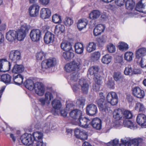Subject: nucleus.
I'll list each match as a JSON object with an SVG mask.
<instances>
[{
	"label": "nucleus",
	"instance_id": "obj_11",
	"mask_svg": "<svg viewBox=\"0 0 146 146\" xmlns=\"http://www.w3.org/2000/svg\"><path fill=\"white\" fill-rule=\"evenodd\" d=\"M90 123L91 121L89 119L81 116L77 120V125L81 127L87 128Z\"/></svg>",
	"mask_w": 146,
	"mask_h": 146
},
{
	"label": "nucleus",
	"instance_id": "obj_10",
	"mask_svg": "<svg viewBox=\"0 0 146 146\" xmlns=\"http://www.w3.org/2000/svg\"><path fill=\"white\" fill-rule=\"evenodd\" d=\"M86 111L87 114L90 116H93L97 113L98 110L96 105L91 104L87 106Z\"/></svg>",
	"mask_w": 146,
	"mask_h": 146
},
{
	"label": "nucleus",
	"instance_id": "obj_6",
	"mask_svg": "<svg viewBox=\"0 0 146 146\" xmlns=\"http://www.w3.org/2000/svg\"><path fill=\"white\" fill-rule=\"evenodd\" d=\"M75 136L76 137L82 140L87 139L88 135L85 131L82 129L76 128L74 131Z\"/></svg>",
	"mask_w": 146,
	"mask_h": 146
},
{
	"label": "nucleus",
	"instance_id": "obj_15",
	"mask_svg": "<svg viewBox=\"0 0 146 146\" xmlns=\"http://www.w3.org/2000/svg\"><path fill=\"white\" fill-rule=\"evenodd\" d=\"M79 84L81 87V90L82 92L84 94H87L89 89V85L86 80L83 78L80 79L79 81Z\"/></svg>",
	"mask_w": 146,
	"mask_h": 146
},
{
	"label": "nucleus",
	"instance_id": "obj_59",
	"mask_svg": "<svg viewBox=\"0 0 146 146\" xmlns=\"http://www.w3.org/2000/svg\"><path fill=\"white\" fill-rule=\"evenodd\" d=\"M96 40L99 45H102L106 42V36H105L103 35L101 37L97 38Z\"/></svg>",
	"mask_w": 146,
	"mask_h": 146
},
{
	"label": "nucleus",
	"instance_id": "obj_36",
	"mask_svg": "<svg viewBox=\"0 0 146 146\" xmlns=\"http://www.w3.org/2000/svg\"><path fill=\"white\" fill-rule=\"evenodd\" d=\"M101 79L98 78L97 79H94L95 83L93 85V87L94 91L97 92L100 90Z\"/></svg>",
	"mask_w": 146,
	"mask_h": 146
},
{
	"label": "nucleus",
	"instance_id": "obj_47",
	"mask_svg": "<svg viewBox=\"0 0 146 146\" xmlns=\"http://www.w3.org/2000/svg\"><path fill=\"white\" fill-rule=\"evenodd\" d=\"M85 99L83 97H81L78 99L76 102L77 105L80 108H83V106L85 105Z\"/></svg>",
	"mask_w": 146,
	"mask_h": 146
},
{
	"label": "nucleus",
	"instance_id": "obj_40",
	"mask_svg": "<svg viewBox=\"0 0 146 146\" xmlns=\"http://www.w3.org/2000/svg\"><path fill=\"white\" fill-rule=\"evenodd\" d=\"M135 5V3L133 0H127L125 4L126 8L129 10H132Z\"/></svg>",
	"mask_w": 146,
	"mask_h": 146
},
{
	"label": "nucleus",
	"instance_id": "obj_53",
	"mask_svg": "<svg viewBox=\"0 0 146 146\" xmlns=\"http://www.w3.org/2000/svg\"><path fill=\"white\" fill-rule=\"evenodd\" d=\"M124 74L127 75L132 76L133 75V69L131 67H126L124 71Z\"/></svg>",
	"mask_w": 146,
	"mask_h": 146
},
{
	"label": "nucleus",
	"instance_id": "obj_22",
	"mask_svg": "<svg viewBox=\"0 0 146 146\" xmlns=\"http://www.w3.org/2000/svg\"><path fill=\"white\" fill-rule=\"evenodd\" d=\"M105 27L102 25L100 24L95 27L94 30V33L95 36H97L103 32Z\"/></svg>",
	"mask_w": 146,
	"mask_h": 146
},
{
	"label": "nucleus",
	"instance_id": "obj_38",
	"mask_svg": "<svg viewBox=\"0 0 146 146\" xmlns=\"http://www.w3.org/2000/svg\"><path fill=\"white\" fill-rule=\"evenodd\" d=\"M78 74L76 72H74L70 75V83L73 84L74 83H76L78 78Z\"/></svg>",
	"mask_w": 146,
	"mask_h": 146
},
{
	"label": "nucleus",
	"instance_id": "obj_8",
	"mask_svg": "<svg viewBox=\"0 0 146 146\" xmlns=\"http://www.w3.org/2000/svg\"><path fill=\"white\" fill-rule=\"evenodd\" d=\"M34 89L36 94L39 96L43 95L44 93V88L42 83L36 82L35 84Z\"/></svg>",
	"mask_w": 146,
	"mask_h": 146
},
{
	"label": "nucleus",
	"instance_id": "obj_57",
	"mask_svg": "<svg viewBox=\"0 0 146 146\" xmlns=\"http://www.w3.org/2000/svg\"><path fill=\"white\" fill-rule=\"evenodd\" d=\"M100 56V54L98 51L95 52L92 54V57L93 59L95 60H98Z\"/></svg>",
	"mask_w": 146,
	"mask_h": 146
},
{
	"label": "nucleus",
	"instance_id": "obj_3",
	"mask_svg": "<svg viewBox=\"0 0 146 146\" xmlns=\"http://www.w3.org/2000/svg\"><path fill=\"white\" fill-rule=\"evenodd\" d=\"M80 64V63L78 62L73 61L66 65L65 66V70L68 72H71L72 71L78 70L79 69Z\"/></svg>",
	"mask_w": 146,
	"mask_h": 146
},
{
	"label": "nucleus",
	"instance_id": "obj_54",
	"mask_svg": "<svg viewBox=\"0 0 146 146\" xmlns=\"http://www.w3.org/2000/svg\"><path fill=\"white\" fill-rule=\"evenodd\" d=\"M45 53L43 51H41L38 52L36 54V57L37 60H41L43 57H45Z\"/></svg>",
	"mask_w": 146,
	"mask_h": 146
},
{
	"label": "nucleus",
	"instance_id": "obj_48",
	"mask_svg": "<svg viewBox=\"0 0 146 146\" xmlns=\"http://www.w3.org/2000/svg\"><path fill=\"white\" fill-rule=\"evenodd\" d=\"M45 99L47 101V103L49 104L50 101L53 99V96L52 93L49 92H48L46 93L45 95Z\"/></svg>",
	"mask_w": 146,
	"mask_h": 146
},
{
	"label": "nucleus",
	"instance_id": "obj_51",
	"mask_svg": "<svg viewBox=\"0 0 146 146\" xmlns=\"http://www.w3.org/2000/svg\"><path fill=\"white\" fill-rule=\"evenodd\" d=\"M119 49L122 51L127 50L128 48V45L126 43L121 42L120 43V45L118 46Z\"/></svg>",
	"mask_w": 146,
	"mask_h": 146
},
{
	"label": "nucleus",
	"instance_id": "obj_28",
	"mask_svg": "<svg viewBox=\"0 0 146 146\" xmlns=\"http://www.w3.org/2000/svg\"><path fill=\"white\" fill-rule=\"evenodd\" d=\"M62 56L65 60L69 61L74 57V54L70 51H68L63 52Z\"/></svg>",
	"mask_w": 146,
	"mask_h": 146
},
{
	"label": "nucleus",
	"instance_id": "obj_52",
	"mask_svg": "<svg viewBox=\"0 0 146 146\" xmlns=\"http://www.w3.org/2000/svg\"><path fill=\"white\" fill-rule=\"evenodd\" d=\"M133 53L131 52H127L125 54L124 58L128 61H130L132 59Z\"/></svg>",
	"mask_w": 146,
	"mask_h": 146
},
{
	"label": "nucleus",
	"instance_id": "obj_4",
	"mask_svg": "<svg viewBox=\"0 0 146 146\" xmlns=\"http://www.w3.org/2000/svg\"><path fill=\"white\" fill-rule=\"evenodd\" d=\"M56 60L52 58L42 61L41 63L42 67L43 69H47L55 66L56 64Z\"/></svg>",
	"mask_w": 146,
	"mask_h": 146
},
{
	"label": "nucleus",
	"instance_id": "obj_7",
	"mask_svg": "<svg viewBox=\"0 0 146 146\" xmlns=\"http://www.w3.org/2000/svg\"><path fill=\"white\" fill-rule=\"evenodd\" d=\"M11 65L4 59L0 60V72H5L10 70Z\"/></svg>",
	"mask_w": 146,
	"mask_h": 146
},
{
	"label": "nucleus",
	"instance_id": "obj_39",
	"mask_svg": "<svg viewBox=\"0 0 146 146\" xmlns=\"http://www.w3.org/2000/svg\"><path fill=\"white\" fill-rule=\"evenodd\" d=\"M23 76L21 74H18L13 79V80L15 84L20 85L23 82Z\"/></svg>",
	"mask_w": 146,
	"mask_h": 146
},
{
	"label": "nucleus",
	"instance_id": "obj_49",
	"mask_svg": "<svg viewBox=\"0 0 146 146\" xmlns=\"http://www.w3.org/2000/svg\"><path fill=\"white\" fill-rule=\"evenodd\" d=\"M64 29L65 27L63 25H58L55 27V32L58 33L60 31L61 33H62L64 31Z\"/></svg>",
	"mask_w": 146,
	"mask_h": 146
},
{
	"label": "nucleus",
	"instance_id": "obj_18",
	"mask_svg": "<svg viewBox=\"0 0 146 146\" xmlns=\"http://www.w3.org/2000/svg\"><path fill=\"white\" fill-rule=\"evenodd\" d=\"M44 39V42L46 44L52 42L54 40V35L50 32H47L45 34Z\"/></svg>",
	"mask_w": 146,
	"mask_h": 146
},
{
	"label": "nucleus",
	"instance_id": "obj_20",
	"mask_svg": "<svg viewBox=\"0 0 146 146\" xmlns=\"http://www.w3.org/2000/svg\"><path fill=\"white\" fill-rule=\"evenodd\" d=\"M82 111L78 109L72 110L70 113V117L74 119H78L82 116Z\"/></svg>",
	"mask_w": 146,
	"mask_h": 146
},
{
	"label": "nucleus",
	"instance_id": "obj_50",
	"mask_svg": "<svg viewBox=\"0 0 146 146\" xmlns=\"http://www.w3.org/2000/svg\"><path fill=\"white\" fill-rule=\"evenodd\" d=\"M30 29V26L29 25L26 24H24L21 26L20 29L26 34L28 33Z\"/></svg>",
	"mask_w": 146,
	"mask_h": 146
},
{
	"label": "nucleus",
	"instance_id": "obj_55",
	"mask_svg": "<svg viewBox=\"0 0 146 146\" xmlns=\"http://www.w3.org/2000/svg\"><path fill=\"white\" fill-rule=\"evenodd\" d=\"M123 117L127 119L131 118L133 116V115L131 112L129 111H125L123 113Z\"/></svg>",
	"mask_w": 146,
	"mask_h": 146
},
{
	"label": "nucleus",
	"instance_id": "obj_42",
	"mask_svg": "<svg viewBox=\"0 0 146 146\" xmlns=\"http://www.w3.org/2000/svg\"><path fill=\"white\" fill-rule=\"evenodd\" d=\"M123 124L124 126L131 129H133L135 127L133 123L128 119L124 120Z\"/></svg>",
	"mask_w": 146,
	"mask_h": 146
},
{
	"label": "nucleus",
	"instance_id": "obj_58",
	"mask_svg": "<svg viewBox=\"0 0 146 146\" xmlns=\"http://www.w3.org/2000/svg\"><path fill=\"white\" fill-rule=\"evenodd\" d=\"M107 49L109 52L113 53L115 51V47L112 44H110L107 45Z\"/></svg>",
	"mask_w": 146,
	"mask_h": 146
},
{
	"label": "nucleus",
	"instance_id": "obj_64",
	"mask_svg": "<svg viewBox=\"0 0 146 146\" xmlns=\"http://www.w3.org/2000/svg\"><path fill=\"white\" fill-rule=\"evenodd\" d=\"M124 0H115V3L118 6H121L123 5Z\"/></svg>",
	"mask_w": 146,
	"mask_h": 146
},
{
	"label": "nucleus",
	"instance_id": "obj_12",
	"mask_svg": "<svg viewBox=\"0 0 146 146\" xmlns=\"http://www.w3.org/2000/svg\"><path fill=\"white\" fill-rule=\"evenodd\" d=\"M99 70V69L98 66H94L89 68L88 73L90 75L94 76V79H97L98 78H102L100 75L98 73Z\"/></svg>",
	"mask_w": 146,
	"mask_h": 146
},
{
	"label": "nucleus",
	"instance_id": "obj_5",
	"mask_svg": "<svg viewBox=\"0 0 146 146\" xmlns=\"http://www.w3.org/2000/svg\"><path fill=\"white\" fill-rule=\"evenodd\" d=\"M23 143L25 145H29L33 143V136L31 134H24L21 137Z\"/></svg>",
	"mask_w": 146,
	"mask_h": 146
},
{
	"label": "nucleus",
	"instance_id": "obj_1",
	"mask_svg": "<svg viewBox=\"0 0 146 146\" xmlns=\"http://www.w3.org/2000/svg\"><path fill=\"white\" fill-rule=\"evenodd\" d=\"M29 35L32 41L37 42L42 38V32L38 29H33L30 32Z\"/></svg>",
	"mask_w": 146,
	"mask_h": 146
},
{
	"label": "nucleus",
	"instance_id": "obj_37",
	"mask_svg": "<svg viewBox=\"0 0 146 146\" xmlns=\"http://www.w3.org/2000/svg\"><path fill=\"white\" fill-rule=\"evenodd\" d=\"M26 34L23 32L20 29H19L17 31L16 38L18 40L21 41L24 39L26 36Z\"/></svg>",
	"mask_w": 146,
	"mask_h": 146
},
{
	"label": "nucleus",
	"instance_id": "obj_44",
	"mask_svg": "<svg viewBox=\"0 0 146 146\" xmlns=\"http://www.w3.org/2000/svg\"><path fill=\"white\" fill-rule=\"evenodd\" d=\"M111 56L108 54H106L103 56L102 61L103 63L108 64L111 62Z\"/></svg>",
	"mask_w": 146,
	"mask_h": 146
},
{
	"label": "nucleus",
	"instance_id": "obj_31",
	"mask_svg": "<svg viewBox=\"0 0 146 146\" xmlns=\"http://www.w3.org/2000/svg\"><path fill=\"white\" fill-rule=\"evenodd\" d=\"M74 48L76 52L78 54H82L84 50L83 45L82 43L78 42L75 44Z\"/></svg>",
	"mask_w": 146,
	"mask_h": 146
},
{
	"label": "nucleus",
	"instance_id": "obj_61",
	"mask_svg": "<svg viewBox=\"0 0 146 146\" xmlns=\"http://www.w3.org/2000/svg\"><path fill=\"white\" fill-rule=\"evenodd\" d=\"M122 78L121 74L119 72H115L113 74V78L116 81L119 80Z\"/></svg>",
	"mask_w": 146,
	"mask_h": 146
},
{
	"label": "nucleus",
	"instance_id": "obj_43",
	"mask_svg": "<svg viewBox=\"0 0 146 146\" xmlns=\"http://www.w3.org/2000/svg\"><path fill=\"white\" fill-rule=\"evenodd\" d=\"M52 21L55 23H60L62 22L60 16L56 14L52 17Z\"/></svg>",
	"mask_w": 146,
	"mask_h": 146
},
{
	"label": "nucleus",
	"instance_id": "obj_21",
	"mask_svg": "<svg viewBox=\"0 0 146 146\" xmlns=\"http://www.w3.org/2000/svg\"><path fill=\"white\" fill-rule=\"evenodd\" d=\"M17 31L10 30L6 34V38L9 41H13L16 38Z\"/></svg>",
	"mask_w": 146,
	"mask_h": 146
},
{
	"label": "nucleus",
	"instance_id": "obj_56",
	"mask_svg": "<svg viewBox=\"0 0 146 146\" xmlns=\"http://www.w3.org/2000/svg\"><path fill=\"white\" fill-rule=\"evenodd\" d=\"M64 23L66 26H70L73 23V21L71 18L67 17L65 18Z\"/></svg>",
	"mask_w": 146,
	"mask_h": 146
},
{
	"label": "nucleus",
	"instance_id": "obj_13",
	"mask_svg": "<svg viewBox=\"0 0 146 146\" xmlns=\"http://www.w3.org/2000/svg\"><path fill=\"white\" fill-rule=\"evenodd\" d=\"M133 94L137 98H142L145 95L144 91L138 87H136L133 88Z\"/></svg>",
	"mask_w": 146,
	"mask_h": 146
},
{
	"label": "nucleus",
	"instance_id": "obj_35",
	"mask_svg": "<svg viewBox=\"0 0 146 146\" xmlns=\"http://www.w3.org/2000/svg\"><path fill=\"white\" fill-rule=\"evenodd\" d=\"M52 107L56 110H59L61 108L62 104L60 101L57 99H54L51 103Z\"/></svg>",
	"mask_w": 146,
	"mask_h": 146
},
{
	"label": "nucleus",
	"instance_id": "obj_26",
	"mask_svg": "<svg viewBox=\"0 0 146 146\" xmlns=\"http://www.w3.org/2000/svg\"><path fill=\"white\" fill-rule=\"evenodd\" d=\"M24 70V67L21 64H15L12 70V72L18 74L22 72Z\"/></svg>",
	"mask_w": 146,
	"mask_h": 146
},
{
	"label": "nucleus",
	"instance_id": "obj_24",
	"mask_svg": "<svg viewBox=\"0 0 146 146\" xmlns=\"http://www.w3.org/2000/svg\"><path fill=\"white\" fill-rule=\"evenodd\" d=\"M33 143H36L39 141L42 140L43 135L42 133L39 132H34L33 134Z\"/></svg>",
	"mask_w": 146,
	"mask_h": 146
},
{
	"label": "nucleus",
	"instance_id": "obj_25",
	"mask_svg": "<svg viewBox=\"0 0 146 146\" xmlns=\"http://www.w3.org/2000/svg\"><path fill=\"white\" fill-rule=\"evenodd\" d=\"M61 48L65 51H71L72 49L71 43L67 41H63L61 44Z\"/></svg>",
	"mask_w": 146,
	"mask_h": 146
},
{
	"label": "nucleus",
	"instance_id": "obj_62",
	"mask_svg": "<svg viewBox=\"0 0 146 146\" xmlns=\"http://www.w3.org/2000/svg\"><path fill=\"white\" fill-rule=\"evenodd\" d=\"M130 139L129 137H125L121 140V143L126 146L130 141Z\"/></svg>",
	"mask_w": 146,
	"mask_h": 146
},
{
	"label": "nucleus",
	"instance_id": "obj_29",
	"mask_svg": "<svg viewBox=\"0 0 146 146\" xmlns=\"http://www.w3.org/2000/svg\"><path fill=\"white\" fill-rule=\"evenodd\" d=\"M122 111L119 109L115 110L113 113V117L117 120L120 119L122 117Z\"/></svg>",
	"mask_w": 146,
	"mask_h": 146
},
{
	"label": "nucleus",
	"instance_id": "obj_16",
	"mask_svg": "<svg viewBox=\"0 0 146 146\" xmlns=\"http://www.w3.org/2000/svg\"><path fill=\"white\" fill-rule=\"evenodd\" d=\"M91 125L94 129L100 130L102 128V121L98 118H94L92 121Z\"/></svg>",
	"mask_w": 146,
	"mask_h": 146
},
{
	"label": "nucleus",
	"instance_id": "obj_23",
	"mask_svg": "<svg viewBox=\"0 0 146 146\" xmlns=\"http://www.w3.org/2000/svg\"><path fill=\"white\" fill-rule=\"evenodd\" d=\"M144 0H140L136 5L135 8V10L138 11L146 13V8L145 7V5L142 3L143 1Z\"/></svg>",
	"mask_w": 146,
	"mask_h": 146
},
{
	"label": "nucleus",
	"instance_id": "obj_46",
	"mask_svg": "<svg viewBox=\"0 0 146 146\" xmlns=\"http://www.w3.org/2000/svg\"><path fill=\"white\" fill-rule=\"evenodd\" d=\"M135 108L136 110L139 111H143L145 110V108L143 104L140 103H136Z\"/></svg>",
	"mask_w": 146,
	"mask_h": 146
},
{
	"label": "nucleus",
	"instance_id": "obj_41",
	"mask_svg": "<svg viewBox=\"0 0 146 146\" xmlns=\"http://www.w3.org/2000/svg\"><path fill=\"white\" fill-rule=\"evenodd\" d=\"M87 25L86 21L83 20H80L78 21L77 26L79 30L81 31L85 28Z\"/></svg>",
	"mask_w": 146,
	"mask_h": 146
},
{
	"label": "nucleus",
	"instance_id": "obj_34",
	"mask_svg": "<svg viewBox=\"0 0 146 146\" xmlns=\"http://www.w3.org/2000/svg\"><path fill=\"white\" fill-rule=\"evenodd\" d=\"M100 15V12L99 10H95L92 11L90 14L89 17L91 19H96L98 18Z\"/></svg>",
	"mask_w": 146,
	"mask_h": 146
},
{
	"label": "nucleus",
	"instance_id": "obj_60",
	"mask_svg": "<svg viewBox=\"0 0 146 146\" xmlns=\"http://www.w3.org/2000/svg\"><path fill=\"white\" fill-rule=\"evenodd\" d=\"M98 107L100 110L106 112L108 110V103L106 102Z\"/></svg>",
	"mask_w": 146,
	"mask_h": 146
},
{
	"label": "nucleus",
	"instance_id": "obj_45",
	"mask_svg": "<svg viewBox=\"0 0 146 146\" xmlns=\"http://www.w3.org/2000/svg\"><path fill=\"white\" fill-rule=\"evenodd\" d=\"M96 49V45L94 42L89 43L87 47V50L89 52H90L95 50Z\"/></svg>",
	"mask_w": 146,
	"mask_h": 146
},
{
	"label": "nucleus",
	"instance_id": "obj_2",
	"mask_svg": "<svg viewBox=\"0 0 146 146\" xmlns=\"http://www.w3.org/2000/svg\"><path fill=\"white\" fill-rule=\"evenodd\" d=\"M108 102L112 106L116 105L118 102V97L117 94L114 92L109 93L106 97Z\"/></svg>",
	"mask_w": 146,
	"mask_h": 146
},
{
	"label": "nucleus",
	"instance_id": "obj_30",
	"mask_svg": "<svg viewBox=\"0 0 146 146\" xmlns=\"http://www.w3.org/2000/svg\"><path fill=\"white\" fill-rule=\"evenodd\" d=\"M24 85L26 88L30 90H32L34 89L35 84L31 80H26L24 82Z\"/></svg>",
	"mask_w": 146,
	"mask_h": 146
},
{
	"label": "nucleus",
	"instance_id": "obj_33",
	"mask_svg": "<svg viewBox=\"0 0 146 146\" xmlns=\"http://www.w3.org/2000/svg\"><path fill=\"white\" fill-rule=\"evenodd\" d=\"M146 53V48H140L137 50L136 53V57L139 58L145 55Z\"/></svg>",
	"mask_w": 146,
	"mask_h": 146
},
{
	"label": "nucleus",
	"instance_id": "obj_9",
	"mask_svg": "<svg viewBox=\"0 0 146 146\" xmlns=\"http://www.w3.org/2000/svg\"><path fill=\"white\" fill-rule=\"evenodd\" d=\"M20 52L18 50L11 51L10 52L9 58L10 60L15 63H16L21 58Z\"/></svg>",
	"mask_w": 146,
	"mask_h": 146
},
{
	"label": "nucleus",
	"instance_id": "obj_14",
	"mask_svg": "<svg viewBox=\"0 0 146 146\" xmlns=\"http://www.w3.org/2000/svg\"><path fill=\"white\" fill-rule=\"evenodd\" d=\"M39 6L36 4L33 5L29 8V12L30 16L32 17H35L38 14Z\"/></svg>",
	"mask_w": 146,
	"mask_h": 146
},
{
	"label": "nucleus",
	"instance_id": "obj_32",
	"mask_svg": "<svg viewBox=\"0 0 146 146\" xmlns=\"http://www.w3.org/2000/svg\"><path fill=\"white\" fill-rule=\"evenodd\" d=\"M11 76L9 74H3L1 77V80L6 84H9L11 83Z\"/></svg>",
	"mask_w": 146,
	"mask_h": 146
},
{
	"label": "nucleus",
	"instance_id": "obj_17",
	"mask_svg": "<svg viewBox=\"0 0 146 146\" xmlns=\"http://www.w3.org/2000/svg\"><path fill=\"white\" fill-rule=\"evenodd\" d=\"M137 123L142 127L146 126V116L143 114H139L137 117Z\"/></svg>",
	"mask_w": 146,
	"mask_h": 146
},
{
	"label": "nucleus",
	"instance_id": "obj_27",
	"mask_svg": "<svg viewBox=\"0 0 146 146\" xmlns=\"http://www.w3.org/2000/svg\"><path fill=\"white\" fill-rule=\"evenodd\" d=\"M143 141L141 138H138L132 139L127 145V146H138Z\"/></svg>",
	"mask_w": 146,
	"mask_h": 146
},
{
	"label": "nucleus",
	"instance_id": "obj_63",
	"mask_svg": "<svg viewBox=\"0 0 146 146\" xmlns=\"http://www.w3.org/2000/svg\"><path fill=\"white\" fill-rule=\"evenodd\" d=\"M115 84L113 81H109L108 82L107 85L108 87L111 89H114Z\"/></svg>",
	"mask_w": 146,
	"mask_h": 146
},
{
	"label": "nucleus",
	"instance_id": "obj_19",
	"mask_svg": "<svg viewBox=\"0 0 146 146\" xmlns=\"http://www.w3.org/2000/svg\"><path fill=\"white\" fill-rule=\"evenodd\" d=\"M50 10L47 8H43L40 11V17L43 19L48 18L51 15Z\"/></svg>",
	"mask_w": 146,
	"mask_h": 146
}]
</instances>
